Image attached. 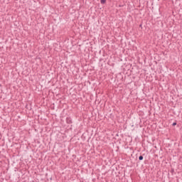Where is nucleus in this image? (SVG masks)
I'll use <instances>...</instances> for the list:
<instances>
[{
	"label": "nucleus",
	"instance_id": "nucleus-1",
	"mask_svg": "<svg viewBox=\"0 0 182 182\" xmlns=\"http://www.w3.org/2000/svg\"><path fill=\"white\" fill-rule=\"evenodd\" d=\"M66 123H68V124H72V118L67 117L66 118Z\"/></svg>",
	"mask_w": 182,
	"mask_h": 182
},
{
	"label": "nucleus",
	"instance_id": "nucleus-2",
	"mask_svg": "<svg viewBox=\"0 0 182 182\" xmlns=\"http://www.w3.org/2000/svg\"><path fill=\"white\" fill-rule=\"evenodd\" d=\"M100 4H102V5L106 4V0H100Z\"/></svg>",
	"mask_w": 182,
	"mask_h": 182
},
{
	"label": "nucleus",
	"instance_id": "nucleus-3",
	"mask_svg": "<svg viewBox=\"0 0 182 182\" xmlns=\"http://www.w3.org/2000/svg\"><path fill=\"white\" fill-rule=\"evenodd\" d=\"M143 159H144L143 156L141 155L139 156V161H141V160H143Z\"/></svg>",
	"mask_w": 182,
	"mask_h": 182
},
{
	"label": "nucleus",
	"instance_id": "nucleus-4",
	"mask_svg": "<svg viewBox=\"0 0 182 182\" xmlns=\"http://www.w3.org/2000/svg\"><path fill=\"white\" fill-rule=\"evenodd\" d=\"M177 125V122H173V124H172V126H176Z\"/></svg>",
	"mask_w": 182,
	"mask_h": 182
},
{
	"label": "nucleus",
	"instance_id": "nucleus-5",
	"mask_svg": "<svg viewBox=\"0 0 182 182\" xmlns=\"http://www.w3.org/2000/svg\"><path fill=\"white\" fill-rule=\"evenodd\" d=\"M171 173L172 174L174 173V169H173V168H172V169L171 170Z\"/></svg>",
	"mask_w": 182,
	"mask_h": 182
},
{
	"label": "nucleus",
	"instance_id": "nucleus-6",
	"mask_svg": "<svg viewBox=\"0 0 182 182\" xmlns=\"http://www.w3.org/2000/svg\"><path fill=\"white\" fill-rule=\"evenodd\" d=\"M122 6H122V5H119V7H122Z\"/></svg>",
	"mask_w": 182,
	"mask_h": 182
}]
</instances>
